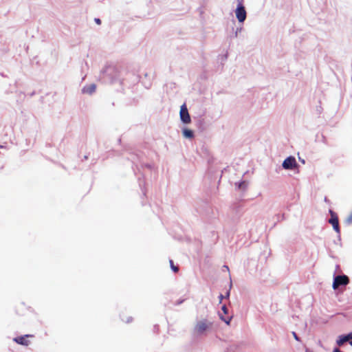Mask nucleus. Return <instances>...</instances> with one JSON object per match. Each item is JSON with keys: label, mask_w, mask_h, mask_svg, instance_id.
I'll list each match as a JSON object with an SVG mask.
<instances>
[{"label": "nucleus", "mask_w": 352, "mask_h": 352, "mask_svg": "<svg viewBox=\"0 0 352 352\" xmlns=\"http://www.w3.org/2000/svg\"><path fill=\"white\" fill-rule=\"evenodd\" d=\"M331 212V218L329 220V223H331L334 229V230L339 234L340 232V229L339 226L338 217L336 214L332 211Z\"/></svg>", "instance_id": "39448f33"}, {"label": "nucleus", "mask_w": 352, "mask_h": 352, "mask_svg": "<svg viewBox=\"0 0 352 352\" xmlns=\"http://www.w3.org/2000/svg\"><path fill=\"white\" fill-rule=\"evenodd\" d=\"M183 135L186 138H193L194 137V133L192 130L188 129H184L182 131Z\"/></svg>", "instance_id": "1a4fd4ad"}, {"label": "nucleus", "mask_w": 352, "mask_h": 352, "mask_svg": "<svg viewBox=\"0 0 352 352\" xmlns=\"http://www.w3.org/2000/svg\"><path fill=\"white\" fill-rule=\"evenodd\" d=\"M96 89V86L94 84L89 85L88 86L85 87L82 89V92L88 94H93Z\"/></svg>", "instance_id": "6e6552de"}, {"label": "nucleus", "mask_w": 352, "mask_h": 352, "mask_svg": "<svg viewBox=\"0 0 352 352\" xmlns=\"http://www.w3.org/2000/svg\"><path fill=\"white\" fill-rule=\"evenodd\" d=\"M219 298V303H221L222 302V300L224 298V296L223 294H220Z\"/></svg>", "instance_id": "a211bd4d"}, {"label": "nucleus", "mask_w": 352, "mask_h": 352, "mask_svg": "<svg viewBox=\"0 0 352 352\" xmlns=\"http://www.w3.org/2000/svg\"><path fill=\"white\" fill-rule=\"evenodd\" d=\"M95 22L98 25L101 24V21L100 19H95Z\"/></svg>", "instance_id": "6ab92c4d"}, {"label": "nucleus", "mask_w": 352, "mask_h": 352, "mask_svg": "<svg viewBox=\"0 0 352 352\" xmlns=\"http://www.w3.org/2000/svg\"><path fill=\"white\" fill-rule=\"evenodd\" d=\"M349 341L348 338L346 336H340L339 338L337 340V344L338 346H342L345 342Z\"/></svg>", "instance_id": "9b49d317"}, {"label": "nucleus", "mask_w": 352, "mask_h": 352, "mask_svg": "<svg viewBox=\"0 0 352 352\" xmlns=\"http://www.w3.org/2000/svg\"><path fill=\"white\" fill-rule=\"evenodd\" d=\"M297 166L296 161L294 157H288L283 163V167L285 169H292Z\"/></svg>", "instance_id": "0eeeda50"}, {"label": "nucleus", "mask_w": 352, "mask_h": 352, "mask_svg": "<svg viewBox=\"0 0 352 352\" xmlns=\"http://www.w3.org/2000/svg\"><path fill=\"white\" fill-rule=\"evenodd\" d=\"M293 336L296 340L299 341V338L295 332H293Z\"/></svg>", "instance_id": "aec40b11"}, {"label": "nucleus", "mask_w": 352, "mask_h": 352, "mask_svg": "<svg viewBox=\"0 0 352 352\" xmlns=\"http://www.w3.org/2000/svg\"><path fill=\"white\" fill-rule=\"evenodd\" d=\"M349 283V279L346 275H339L334 278L333 288L336 289L341 285H346Z\"/></svg>", "instance_id": "f03ea898"}, {"label": "nucleus", "mask_w": 352, "mask_h": 352, "mask_svg": "<svg viewBox=\"0 0 352 352\" xmlns=\"http://www.w3.org/2000/svg\"><path fill=\"white\" fill-rule=\"evenodd\" d=\"M221 310L223 311L224 314H228V308H227V307L225 305L222 306Z\"/></svg>", "instance_id": "2eb2a0df"}, {"label": "nucleus", "mask_w": 352, "mask_h": 352, "mask_svg": "<svg viewBox=\"0 0 352 352\" xmlns=\"http://www.w3.org/2000/svg\"><path fill=\"white\" fill-rule=\"evenodd\" d=\"M347 338H348V340L349 341H350L351 340H352V332L351 333H349V334L346 335Z\"/></svg>", "instance_id": "f3484780"}, {"label": "nucleus", "mask_w": 352, "mask_h": 352, "mask_svg": "<svg viewBox=\"0 0 352 352\" xmlns=\"http://www.w3.org/2000/svg\"><path fill=\"white\" fill-rule=\"evenodd\" d=\"M220 318L222 320H223L226 324H230V322L231 320V317H227V318H224L221 315H220Z\"/></svg>", "instance_id": "ddd939ff"}, {"label": "nucleus", "mask_w": 352, "mask_h": 352, "mask_svg": "<svg viewBox=\"0 0 352 352\" xmlns=\"http://www.w3.org/2000/svg\"><path fill=\"white\" fill-rule=\"evenodd\" d=\"M236 16L239 22H243L246 19V11L245 8L240 3L236 11Z\"/></svg>", "instance_id": "423d86ee"}, {"label": "nucleus", "mask_w": 352, "mask_h": 352, "mask_svg": "<svg viewBox=\"0 0 352 352\" xmlns=\"http://www.w3.org/2000/svg\"><path fill=\"white\" fill-rule=\"evenodd\" d=\"M346 223H348V224H351L352 223V212L350 213V214L346 218Z\"/></svg>", "instance_id": "4468645a"}, {"label": "nucleus", "mask_w": 352, "mask_h": 352, "mask_svg": "<svg viewBox=\"0 0 352 352\" xmlns=\"http://www.w3.org/2000/svg\"><path fill=\"white\" fill-rule=\"evenodd\" d=\"M245 186H246V184H245V182H242L239 184V188H245Z\"/></svg>", "instance_id": "dca6fc26"}, {"label": "nucleus", "mask_w": 352, "mask_h": 352, "mask_svg": "<svg viewBox=\"0 0 352 352\" xmlns=\"http://www.w3.org/2000/svg\"><path fill=\"white\" fill-rule=\"evenodd\" d=\"M306 352H310L309 351L307 350Z\"/></svg>", "instance_id": "b1692460"}, {"label": "nucleus", "mask_w": 352, "mask_h": 352, "mask_svg": "<svg viewBox=\"0 0 352 352\" xmlns=\"http://www.w3.org/2000/svg\"><path fill=\"white\" fill-rule=\"evenodd\" d=\"M349 344L352 346V340L349 341Z\"/></svg>", "instance_id": "5701e85b"}, {"label": "nucleus", "mask_w": 352, "mask_h": 352, "mask_svg": "<svg viewBox=\"0 0 352 352\" xmlns=\"http://www.w3.org/2000/svg\"><path fill=\"white\" fill-rule=\"evenodd\" d=\"M169 263H170V265L171 269H172L175 272H177L179 271V267H178L177 266H175V265H174L173 260H170Z\"/></svg>", "instance_id": "f8f14e48"}, {"label": "nucleus", "mask_w": 352, "mask_h": 352, "mask_svg": "<svg viewBox=\"0 0 352 352\" xmlns=\"http://www.w3.org/2000/svg\"><path fill=\"white\" fill-rule=\"evenodd\" d=\"M212 323L207 319H202L196 322L193 332L197 336L206 334L211 328Z\"/></svg>", "instance_id": "f257e3e1"}, {"label": "nucleus", "mask_w": 352, "mask_h": 352, "mask_svg": "<svg viewBox=\"0 0 352 352\" xmlns=\"http://www.w3.org/2000/svg\"><path fill=\"white\" fill-rule=\"evenodd\" d=\"M333 352H342V351H340V349H334V351H333Z\"/></svg>", "instance_id": "412c9836"}, {"label": "nucleus", "mask_w": 352, "mask_h": 352, "mask_svg": "<svg viewBox=\"0 0 352 352\" xmlns=\"http://www.w3.org/2000/svg\"><path fill=\"white\" fill-rule=\"evenodd\" d=\"M30 309V307H26L25 303H21L20 304L18 307H17V309H16V313L18 314H21V315H23V309Z\"/></svg>", "instance_id": "9d476101"}, {"label": "nucleus", "mask_w": 352, "mask_h": 352, "mask_svg": "<svg viewBox=\"0 0 352 352\" xmlns=\"http://www.w3.org/2000/svg\"><path fill=\"white\" fill-rule=\"evenodd\" d=\"M229 295H230V292H227V294H226V297H228V296H229Z\"/></svg>", "instance_id": "4be33fe9"}, {"label": "nucleus", "mask_w": 352, "mask_h": 352, "mask_svg": "<svg viewBox=\"0 0 352 352\" xmlns=\"http://www.w3.org/2000/svg\"><path fill=\"white\" fill-rule=\"evenodd\" d=\"M180 118L181 120L185 124H189L191 122L190 116L189 115L186 105L184 104L181 106L180 109Z\"/></svg>", "instance_id": "7ed1b4c3"}, {"label": "nucleus", "mask_w": 352, "mask_h": 352, "mask_svg": "<svg viewBox=\"0 0 352 352\" xmlns=\"http://www.w3.org/2000/svg\"><path fill=\"white\" fill-rule=\"evenodd\" d=\"M34 337L33 335L30 334H26L21 336L16 337L13 339V341L16 343L23 345V346H28L30 343V340H28L29 338Z\"/></svg>", "instance_id": "20e7f679"}]
</instances>
